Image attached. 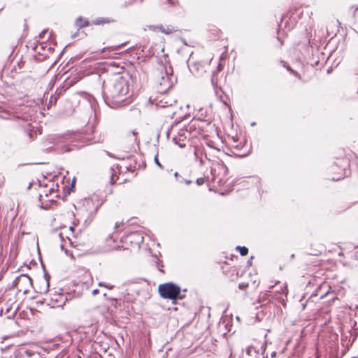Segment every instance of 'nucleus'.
I'll use <instances>...</instances> for the list:
<instances>
[{"label":"nucleus","mask_w":358,"mask_h":358,"mask_svg":"<svg viewBox=\"0 0 358 358\" xmlns=\"http://www.w3.org/2000/svg\"><path fill=\"white\" fill-rule=\"evenodd\" d=\"M34 355L33 352L26 349L24 347H21L15 350V358H31Z\"/></svg>","instance_id":"10"},{"label":"nucleus","mask_w":358,"mask_h":358,"mask_svg":"<svg viewBox=\"0 0 358 358\" xmlns=\"http://www.w3.org/2000/svg\"><path fill=\"white\" fill-rule=\"evenodd\" d=\"M127 239L130 241V243H134L138 247L141 243L143 241V236L138 232L131 233L127 236Z\"/></svg>","instance_id":"9"},{"label":"nucleus","mask_w":358,"mask_h":358,"mask_svg":"<svg viewBox=\"0 0 358 358\" xmlns=\"http://www.w3.org/2000/svg\"><path fill=\"white\" fill-rule=\"evenodd\" d=\"M116 48H113V47H107V48H103L102 49V52H105L106 50H115Z\"/></svg>","instance_id":"32"},{"label":"nucleus","mask_w":358,"mask_h":358,"mask_svg":"<svg viewBox=\"0 0 358 358\" xmlns=\"http://www.w3.org/2000/svg\"><path fill=\"white\" fill-rule=\"evenodd\" d=\"M136 0H124V3H123V5L127 6H129V5H131L133 3L135 2Z\"/></svg>","instance_id":"28"},{"label":"nucleus","mask_w":358,"mask_h":358,"mask_svg":"<svg viewBox=\"0 0 358 358\" xmlns=\"http://www.w3.org/2000/svg\"><path fill=\"white\" fill-rule=\"evenodd\" d=\"M174 175H175L176 177H177L178 173L177 172H176Z\"/></svg>","instance_id":"44"},{"label":"nucleus","mask_w":358,"mask_h":358,"mask_svg":"<svg viewBox=\"0 0 358 358\" xmlns=\"http://www.w3.org/2000/svg\"><path fill=\"white\" fill-rule=\"evenodd\" d=\"M108 22L109 21L107 20L105 18L99 17V18H96L94 20H93L92 24H96V25H99V24H103L104 23Z\"/></svg>","instance_id":"21"},{"label":"nucleus","mask_w":358,"mask_h":358,"mask_svg":"<svg viewBox=\"0 0 358 358\" xmlns=\"http://www.w3.org/2000/svg\"><path fill=\"white\" fill-rule=\"evenodd\" d=\"M74 228H75V227H73V226H71V227H69V230H70V231H71L72 232H73V231H74Z\"/></svg>","instance_id":"37"},{"label":"nucleus","mask_w":358,"mask_h":358,"mask_svg":"<svg viewBox=\"0 0 358 358\" xmlns=\"http://www.w3.org/2000/svg\"><path fill=\"white\" fill-rule=\"evenodd\" d=\"M117 227H118V224H117V223H116L115 224V228H117Z\"/></svg>","instance_id":"47"},{"label":"nucleus","mask_w":358,"mask_h":358,"mask_svg":"<svg viewBox=\"0 0 358 358\" xmlns=\"http://www.w3.org/2000/svg\"><path fill=\"white\" fill-rule=\"evenodd\" d=\"M279 301L282 303L283 306L285 305V302H284V299H279Z\"/></svg>","instance_id":"38"},{"label":"nucleus","mask_w":358,"mask_h":358,"mask_svg":"<svg viewBox=\"0 0 358 358\" xmlns=\"http://www.w3.org/2000/svg\"><path fill=\"white\" fill-rule=\"evenodd\" d=\"M185 144H182V143H180V144H179V146L181 147V148L185 147Z\"/></svg>","instance_id":"40"},{"label":"nucleus","mask_w":358,"mask_h":358,"mask_svg":"<svg viewBox=\"0 0 358 358\" xmlns=\"http://www.w3.org/2000/svg\"><path fill=\"white\" fill-rule=\"evenodd\" d=\"M282 64H283V66L285 67L288 71H289L292 73L293 74H296V73L295 71H294L292 69H290V67L289 66H287L285 62H281Z\"/></svg>","instance_id":"29"},{"label":"nucleus","mask_w":358,"mask_h":358,"mask_svg":"<svg viewBox=\"0 0 358 358\" xmlns=\"http://www.w3.org/2000/svg\"><path fill=\"white\" fill-rule=\"evenodd\" d=\"M350 10L353 13L355 17H358V6H352Z\"/></svg>","instance_id":"26"},{"label":"nucleus","mask_w":358,"mask_h":358,"mask_svg":"<svg viewBox=\"0 0 358 358\" xmlns=\"http://www.w3.org/2000/svg\"><path fill=\"white\" fill-rule=\"evenodd\" d=\"M128 93L127 80L120 76H117L113 83L104 90L106 100L112 107H119L129 103Z\"/></svg>","instance_id":"1"},{"label":"nucleus","mask_w":358,"mask_h":358,"mask_svg":"<svg viewBox=\"0 0 358 358\" xmlns=\"http://www.w3.org/2000/svg\"><path fill=\"white\" fill-rule=\"evenodd\" d=\"M91 131H92V133L94 132V129L92 128L91 129Z\"/></svg>","instance_id":"49"},{"label":"nucleus","mask_w":358,"mask_h":358,"mask_svg":"<svg viewBox=\"0 0 358 358\" xmlns=\"http://www.w3.org/2000/svg\"><path fill=\"white\" fill-rule=\"evenodd\" d=\"M155 163H156L159 166L162 167V165H161V164L159 162V161H158V159H157V157H155Z\"/></svg>","instance_id":"34"},{"label":"nucleus","mask_w":358,"mask_h":358,"mask_svg":"<svg viewBox=\"0 0 358 358\" xmlns=\"http://www.w3.org/2000/svg\"><path fill=\"white\" fill-rule=\"evenodd\" d=\"M211 82H212V85H213L214 88H215V94L217 96H220V99L221 100V101L222 103H224L225 105H227V101L224 100L221 96H220L219 94V90H217V82L215 80V79L214 78V76L212 78V80H211Z\"/></svg>","instance_id":"18"},{"label":"nucleus","mask_w":358,"mask_h":358,"mask_svg":"<svg viewBox=\"0 0 358 358\" xmlns=\"http://www.w3.org/2000/svg\"><path fill=\"white\" fill-rule=\"evenodd\" d=\"M83 139V143H92L96 142L94 141L93 138L92 137V134H87V136H84L82 137Z\"/></svg>","instance_id":"20"},{"label":"nucleus","mask_w":358,"mask_h":358,"mask_svg":"<svg viewBox=\"0 0 358 358\" xmlns=\"http://www.w3.org/2000/svg\"><path fill=\"white\" fill-rule=\"evenodd\" d=\"M154 82L155 88L159 94L166 93L176 82L173 75L172 67L167 64H159L154 72Z\"/></svg>","instance_id":"2"},{"label":"nucleus","mask_w":358,"mask_h":358,"mask_svg":"<svg viewBox=\"0 0 358 358\" xmlns=\"http://www.w3.org/2000/svg\"><path fill=\"white\" fill-rule=\"evenodd\" d=\"M275 355H276V352H272V354H271L272 357H275Z\"/></svg>","instance_id":"39"},{"label":"nucleus","mask_w":358,"mask_h":358,"mask_svg":"<svg viewBox=\"0 0 358 358\" xmlns=\"http://www.w3.org/2000/svg\"><path fill=\"white\" fill-rule=\"evenodd\" d=\"M236 249L239 250L240 254L242 256H245V255H246L248 253V249L246 247H245V246H243V247L238 246L236 248Z\"/></svg>","instance_id":"23"},{"label":"nucleus","mask_w":358,"mask_h":358,"mask_svg":"<svg viewBox=\"0 0 358 358\" xmlns=\"http://www.w3.org/2000/svg\"><path fill=\"white\" fill-rule=\"evenodd\" d=\"M57 196V194L55 192L53 187H48L47 185L41 190L39 194V200L45 201H53L55 197Z\"/></svg>","instance_id":"7"},{"label":"nucleus","mask_w":358,"mask_h":358,"mask_svg":"<svg viewBox=\"0 0 358 358\" xmlns=\"http://www.w3.org/2000/svg\"><path fill=\"white\" fill-rule=\"evenodd\" d=\"M99 293V290L98 289H94L92 291V294L94 296H95L96 294H97Z\"/></svg>","instance_id":"35"},{"label":"nucleus","mask_w":358,"mask_h":358,"mask_svg":"<svg viewBox=\"0 0 358 358\" xmlns=\"http://www.w3.org/2000/svg\"><path fill=\"white\" fill-rule=\"evenodd\" d=\"M59 236L60 238H61L62 240H63L62 234V233H60V234H59Z\"/></svg>","instance_id":"42"},{"label":"nucleus","mask_w":358,"mask_h":358,"mask_svg":"<svg viewBox=\"0 0 358 358\" xmlns=\"http://www.w3.org/2000/svg\"><path fill=\"white\" fill-rule=\"evenodd\" d=\"M321 55H322V59H321V60H318V61L315 62V65H318V64H320L321 65H322V64H324V63L326 62V61L327 60V58H328V57H326V56H325V55H324L323 52H322V53H321Z\"/></svg>","instance_id":"24"},{"label":"nucleus","mask_w":358,"mask_h":358,"mask_svg":"<svg viewBox=\"0 0 358 358\" xmlns=\"http://www.w3.org/2000/svg\"><path fill=\"white\" fill-rule=\"evenodd\" d=\"M158 292L159 295L164 299L176 300L182 298L180 296V287L173 282H166L159 285Z\"/></svg>","instance_id":"5"},{"label":"nucleus","mask_w":358,"mask_h":358,"mask_svg":"<svg viewBox=\"0 0 358 358\" xmlns=\"http://www.w3.org/2000/svg\"><path fill=\"white\" fill-rule=\"evenodd\" d=\"M186 183H187V185H189V184H190V183H191V181H190V180L186 181Z\"/></svg>","instance_id":"43"},{"label":"nucleus","mask_w":358,"mask_h":358,"mask_svg":"<svg viewBox=\"0 0 358 358\" xmlns=\"http://www.w3.org/2000/svg\"><path fill=\"white\" fill-rule=\"evenodd\" d=\"M75 24L78 28L80 29L87 27L90 24V22L87 19L79 17L76 20Z\"/></svg>","instance_id":"16"},{"label":"nucleus","mask_w":358,"mask_h":358,"mask_svg":"<svg viewBox=\"0 0 358 358\" xmlns=\"http://www.w3.org/2000/svg\"><path fill=\"white\" fill-rule=\"evenodd\" d=\"M189 70L194 74L199 76L205 71L203 66L200 63H194L189 66Z\"/></svg>","instance_id":"14"},{"label":"nucleus","mask_w":358,"mask_h":358,"mask_svg":"<svg viewBox=\"0 0 358 358\" xmlns=\"http://www.w3.org/2000/svg\"><path fill=\"white\" fill-rule=\"evenodd\" d=\"M143 29L145 31H152L153 32H162L165 34H171L176 32L177 30L172 26H164L163 24L158 25H146Z\"/></svg>","instance_id":"6"},{"label":"nucleus","mask_w":358,"mask_h":358,"mask_svg":"<svg viewBox=\"0 0 358 358\" xmlns=\"http://www.w3.org/2000/svg\"><path fill=\"white\" fill-rule=\"evenodd\" d=\"M99 286L100 287H104L108 289H113L114 286L113 285H109V284H106L104 282H99Z\"/></svg>","instance_id":"27"},{"label":"nucleus","mask_w":358,"mask_h":358,"mask_svg":"<svg viewBox=\"0 0 358 358\" xmlns=\"http://www.w3.org/2000/svg\"><path fill=\"white\" fill-rule=\"evenodd\" d=\"M218 169L219 171H223L224 175L227 173V168L223 164H215L214 167L211 168V174L213 176V180H215L217 176H216V171Z\"/></svg>","instance_id":"12"},{"label":"nucleus","mask_w":358,"mask_h":358,"mask_svg":"<svg viewBox=\"0 0 358 358\" xmlns=\"http://www.w3.org/2000/svg\"><path fill=\"white\" fill-rule=\"evenodd\" d=\"M67 241L69 242V243L73 245V242L71 241V238L68 236L67 237Z\"/></svg>","instance_id":"36"},{"label":"nucleus","mask_w":358,"mask_h":358,"mask_svg":"<svg viewBox=\"0 0 358 358\" xmlns=\"http://www.w3.org/2000/svg\"><path fill=\"white\" fill-rule=\"evenodd\" d=\"M215 125L208 120H193L188 126V131L192 137L206 136L214 131Z\"/></svg>","instance_id":"3"},{"label":"nucleus","mask_w":358,"mask_h":358,"mask_svg":"<svg viewBox=\"0 0 358 358\" xmlns=\"http://www.w3.org/2000/svg\"><path fill=\"white\" fill-rule=\"evenodd\" d=\"M46 33H47V30H45V29H44V30H43V31L39 34V35H38L39 38H40V39H42V38L44 37V36H45V34Z\"/></svg>","instance_id":"31"},{"label":"nucleus","mask_w":358,"mask_h":358,"mask_svg":"<svg viewBox=\"0 0 358 358\" xmlns=\"http://www.w3.org/2000/svg\"><path fill=\"white\" fill-rule=\"evenodd\" d=\"M110 182L111 184H114L117 181L118 176H117V171L113 167L110 169Z\"/></svg>","instance_id":"19"},{"label":"nucleus","mask_w":358,"mask_h":358,"mask_svg":"<svg viewBox=\"0 0 358 358\" xmlns=\"http://www.w3.org/2000/svg\"><path fill=\"white\" fill-rule=\"evenodd\" d=\"M357 93H358V90H357Z\"/></svg>","instance_id":"50"},{"label":"nucleus","mask_w":358,"mask_h":358,"mask_svg":"<svg viewBox=\"0 0 358 358\" xmlns=\"http://www.w3.org/2000/svg\"><path fill=\"white\" fill-rule=\"evenodd\" d=\"M15 351H14L12 348H7L5 349H1L0 351V358H15Z\"/></svg>","instance_id":"13"},{"label":"nucleus","mask_w":358,"mask_h":358,"mask_svg":"<svg viewBox=\"0 0 358 358\" xmlns=\"http://www.w3.org/2000/svg\"><path fill=\"white\" fill-rule=\"evenodd\" d=\"M330 287L327 282L321 284L320 282V287L315 290V296H319L320 299L324 298L329 293Z\"/></svg>","instance_id":"8"},{"label":"nucleus","mask_w":358,"mask_h":358,"mask_svg":"<svg viewBox=\"0 0 358 358\" xmlns=\"http://www.w3.org/2000/svg\"><path fill=\"white\" fill-rule=\"evenodd\" d=\"M132 134L134 136H136V132L135 131H132Z\"/></svg>","instance_id":"45"},{"label":"nucleus","mask_w":358,"mask_h":358,"mask_svg":"<svg viewBox=\"0 0 358 358\" xmlns=\"http://www.w3.org/2000/svg\"><path fill=\"white\" fill-rule=\"evenodd\" d=\"M194 154L195 159L199 160L201 165L204 164L203 158L202 157L203 150L201 148L196 147L194 148Z\"/></svg>","instance_id":"17"},{"label":"nucleus","mask_w":358,"mask_h":358,"mask_svg":"<svg viewBox=\"0 0 358 358\" xmlns=\"http://www.w3.org/2000/svg\"><path fill=\"white\" fill-rule=\"evenodd\" d=\"M271 291H267L264 293H261L259 297V303L262 304V306L266 305L271 302L270 294H268Z\"/></svg>","instance_id":"15"},{"label":"nucleus","mask_w":358,"mask_h":358,"mask_svg":"<svg viewBox=\"0 0 358 358\" xmlns=\"http://www.w3.org/2000/svg\"><path fill=\"white\" fill-rule=\"evenodd\" d=\"M31 184H29V185L28 186V189H29L31 187Z\"/></svg>","instance_id":"48"},{"label":"nucleus","mask_w":358,"mask_h":358,"mask_svg":"<svg viewBox=\"0 0 358 358\" xmlns=\"http://www.w3.org/2000/svg\"><path fill=\"white\" fill-rule=\"evenodd\" d=\"M353 31H354L357 34H358L357 31H356L355 29H353Z\"/></svg>","instance_id":"46"},{"label":"nucleus","mask_w":358,"mask_h":358,"mask_svg":"<svg viewBox=\"0 0 358 358\" xmlns=\"http://www.w3.org/2000/svg\"><path fill=\"white\" fill-rule=\"evenodd\" d=\"M246 353L248 355L252 356L253 353L258 354V351L252 345H250L246 348Z\"/></svg>","instance_id":"22"},{"label":"nucleus","mask_w":358,"mask_h":358,"mask_svg":"<svg viewBox=\"0 0 358 358\" xmlns=\"http://www.w3.org/2000/svg\"><path fill=\"white\" fill-rule=\"evenodd\" d=\"M277 292L281 293L286 296L287 294V292H288L287 285L285 284H284L282 286H281L280 290V291L278 290Z\"/></svg>","instance_id":"25"},{"label":"nucleus","mask_w":358,"mask_h":358,"mask_svg":"<svg viewBox=\"0 0 358 358\" xmlns=\"http://www.w3.org/2000/svg\"><path fill=\"white\" fill-rule=\"evenodd\" d=\"M185 144H182V143H180V144H179V146L181 147V148L185 147Z\"/></svg>","instance_id":"41"},{"label":"nucleus","mask_w":358,"mask_h":358,"mask_svg":"<svg viewBox=\"0 0 358 358\" xmlns=\"http://www.w3.org/2000/svg\"><path fill=\"white\" fill-rule=\"evenodd\" d=\"M65 243H66V241L64 242V243L61 244V248H62V250H64L65 253L68 255H69V252H68V250H67L66 249H64V245H65Z\"/></svg>","instance_id":"33"},{"label":"nucleus","mask_w":358,"mask_h":358,"mask_svg":"<svg viewBox=\"0 0 358 358\" xmlns=\"http://www.w3.org/2000/svg\"><path fill=\"white\" fill-rule=\"evenodd\" d=\"M14 282L17 287H19L20 284H24L29 287L31 284V279L27 275H21L15 279Z\"/></svg>","instance_id":"11"},{"label":"nucleus","mask_w":358,"mask_h":358,"mask_svg":"<svg viewBox=\"0 0 358 358\" xmlns=\"http://www.w3.org/2000/svg\"><path fill=\"white\" fill-rule=\"evenodd\" d=\"M349 166V160L345 157L337 159V161L329 168L332 173V180H339L347 176V168Z\"/></svg>","instance_id":"4"},{"label":"nucleus","mask_w":358,"mask_h":358,"mask_svg":"<svg viewBox=\"0 0 358 358\" xmlns=\"http://www.w3.org/2000/svg\"><path fill=\"white\" fill-rule=\"evenodd\" d=\"M205 179L203 178H199L196 180V184L198 185H201L204 183Z\"/></svg>","instance_id":"30"}]
</instances>
